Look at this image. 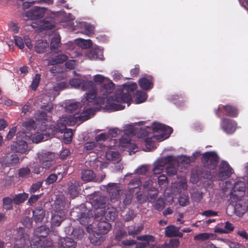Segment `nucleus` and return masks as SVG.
I'll use <instances>...</instances> for the list:
<instances>
[{"mask_svg": "<svg viewBox=\"0 0 248 248\" xmlns=\"http://www.w3.org/2000/svg\"><path fill=\"white\" fill-rule=\"evenodd\" d=\"M136 125H127L124 130V134L119 140L120 145L133 150L137 148L135 143L131 142V137L137 136L139 139L144 140L146 147L151 150L155 147V141H162L168 138L173 131L168 125H154L151 127L147 126L145 128L136 127Z\"/></svg>", "mask_w": 248, "mask_h": 248, "instance_id": "obj_1", "label": "nucleus"}, {"mask_svg": "<svg viewBox=\"0 0 248 248\" xmlns=\"http://www.w3.org/2000/svg\"><path fill=\"white\" fill-rule=\"evenodd\" d=\"M96 110L90 108L80 113L73 115H64L60 118V122L58 124H81L93 116Z\"/></svg>", "mask_w": 248, "mask_h": 248, "instance_id": "obj_2", "label": "nucleus"}, {"mask_svg": "<svg viewBox=\"0 0 248 248\" xmlns=\"http://www.w3.org/2000/svg\"><path fill=\"white\" fill-rule=\"evenodd\" d=\"M49 126H51L52 129H48V133H47V134L54 136L59 133H63V142L66 144L71 142L73 135V130L71 129L67 128L66 125H49Z\"/></svg>", "mask_w": 248, "mask_h": 248, "instance_id": "obj_3", "label": "nucleus"}, {"mask_svg": "<svg viewBox=\"0 0 248 248\" xmlns=\"http://www.w3.org/2000/svg\"><path fill=\"white\" fill-rule=\"evenodd\" d=\"M201 161L204 167L213 170L219 162V156L214 151L206 152L202 154Z\"/></svg>", "mask_w": 248, "mask_h": 248, "instance_id": "obj_4", "label": "nucleus"}, {"mask_svg": "<svg viewBox=\"0 0 248 248\" xmlns=\"http://www.w3.org/2000/svg\"><path fill=\"white\" fill-rule=\"evenodd\" d=\"M16 244L13 248H29V236L25 233L24 229L19 227L16 230Z\"/></svg>", "mask_w": 248, "mask_h": 248, "instance_id": "obj_5", "label": "nucleus"}, {"mask_svg": "<svg viewBox=\"0 0 248 248\" xmlns=\"http://www.w3.org/2000/svg\"><path fill=\"white\" fill-rule=\"evenodd\" d=\"M218 178L220 181H224L230 178L233 170L228 162L222 160L218 166Z\"/></svg>", "mask_w": 248, "mask_h": 248, "instance_id": "obj_6", "label": "nucleus"}, {"mask_svg": "<svg viewBox=\"0 0 248 248\" xmlns=\"http://www.w3.org/2000/svg\"><path fill=\"white\" fill-rule=\"evenodd\" d=\"M222 110H224L226 115L232 117H237L239 114V109L236 106L227 104L219 106L218 108L215 110L216 115L220 117L221 115V112Z\"/></svg>", "mask_w": 248, "mask_h": 248, "instance_id": "obj_7", "label": "nucleus"}, {"mask_svg": "<svg viewBox=\"0 0 248 248\" xmlns=\"http://www.w3.org/2000/svg\"><path fill=\"white\" fill-rule=\"evenodd\" d=\"M114 84L112 81L107 80L102 84L100 89L101 94L100 104H104L105 100L107 99L108 94L112 93L114 90Z\"/></svg>", "mask_w": 248, "mask_h": 248, "instance_id": "obj_8", "label": "nucleus"}, {"mask_svg": "<svg viewBox=\"0 0 248 248\" xmlns=\"http://www.w3.org/2000/svg\"><path fill=\"white\" fill-rule=\"evenodd\" d=\"M49 128L52 129V126L49 125H41V132H37L32 136V141L38 143L42 141L47 140L49 137H53L52 135L47 134V133H48L47 130Z\"/></svg>", "mask_w": 248, "mask_h": 248, "instance_id": "obj_9", "label": "nucleus"}, {"mask_svg": "<svg viewBox=\"0 0 248 248\" xmlns=\"http://www.w3.org/2000/svg\"><path fill=\"white\" fill-rule=\"evenodd\" d=\"M106 189L109 194L112 202L118 201L120 198V192L122 190L119 185L117 183H108L106 186Z\"/></svg>", "mask_w": 248, "mask_h": 248, "instance_id": "obj_10", "label": "nucleus"}, {"mask_svg": "<svg viewBox=\"0 0 248 248\" xmlns=\"http://www.w3.org/2000/svg\"><path fill=\"white\" fill-rule=\"evenodd\" d=\"M112 99L117 103H127L128 106L132 100V95L129 93H124L121 89L117 90Z\"/></svg>", "mask_w": 248, "mask_h": 248, "instance_id": "obj_11", "label": "nucleus"}, {"mask_svg": "<svg viewBox=\"0 0 248 248\" xmlns=\"http://www.w3.org/2000/svg\"><path fill=\"white\" fill-rule=\"evenodd\" d=\"M173 161L174 157L172 155H168L159 159L155 165L153 170V173L155 174L160 173L166 164H171Z\"/></svg>", "mask_w": 248, "mask_h": 248, "instance_id": "obj_12", "label": "nucleus"}, {"mask_svg": "<svg viewBox=\"0 0 248 248\" xmlns=\"http://www.w3.org/2000/svg\"><path fill=\"white\" fill-rule=\"evenodd\" d=\"M95 219L97 222L96 224L97 230L100 233H107L111 228V225L104 219V217L99 218L97 215L95 216Z\"/></svg>", "mask_w": 248, "mask_h": 248, "instance_id": "obj_13", "label": "nucleus"}, {"mask_svg": "<svg viewBox=\"0 0 248 248\" xmlns=\"http://www.w3.org/2000/svg\"><path fill=\"white\" fill-rule=\"evenodd\" d=\"M54 157V154L50 152L42 153L38 156L39 159L43 167L46 169H50Z\"/></svg>", "mask_w": 248, "mask_h": 248, "instance_id": "obj_14", "label": "nucleus"}, {"mask_svg": "<svg viewBox=\"0 0 248 248\" xmlns=\"http://www.w3.org/2000/svg\"><path fill=\"white\" fill-rule=\"evenodd\" d=\"M45 14V9L39 7H34L27 11L26 16L32 20L42 18Z\"/></svg>", "mask_w": 248, "mask_h": 248, "instance_id": "obj_15", "label": "nucleus"}, {"mask_svg": "<svg viewBox=\"0 0 248 248\" xmlns=\"http://www.w3.org/2000/svg\"><path fill=\"white\" fill-rule=\"evenodd\" d=\"M28 144L24 140H17L10 146L11 150L15 153L26 154L28 152Z\"/></svg>", "mask_w": 248, "mask_h": 248, "instance_id": "obj_16", "label": "nucleus"}, {"mask_svg": "<svg viewBox=\"0 0 248 248\" xmlns=\"http://www.w3.org/2000/svg\"><path fill=\"white\" fill-rule=\"evenodd\" d=\"M69 83L76 88H81L83 90H87L88 86H91L93 85V82L91 81H86L78 78L70 80Z\"/></svg>", "mask_w": 248, "mask_h": 248, "instance_id": "obj_17", "label": "nucleus"}, {"mask_svg": "<svg viewBox=\"0 0 248 248\" xmlns=\"http://www.w3.org/2000/svg\"><path fill=\"white\" fill-rule=\"evenodd\" d=\"M82 183L78 181L73 180L71 182L68 186V193L72 198L73 199L78 195Z\"/></svg>", "mask_w": 248, "mask_h": 248, "instance_id": "obj_18", "label": "nucleus"}, {"mask_svg": "<svg viewBox=\"0 0 248 248\" xmlns=\"http://www.w3.org/2000/svg\"><path fill=\"white\" fill-rule=\"evenodd\" d=\"M248 203L243 200L237 201L234 206V212L237 216H243L248 210Z\"/></svg>", "mask_w": 248, "mask_h": 248, "instance_id": "obj_19", "label": "nucleus"}, {"mask_svg": "<svg viewBox=\"0 0 248 248\" xmlns=\"http://www.w3.org/2000/svg\"><path fill=\"white\" fill-rule=\"evenodd\" d=\"M58 244L60 248H75L77 242L71 238L65 237L60 238Z\"/></svg>", "mask_w": 248, "mask_h": 248, "instance_id": "obj_20", "label": "nucleus"}, {"mask_svg": "<svg viewBox=\"0 0 248 248\" xmlns=\"http://www.w3.org/2000/svg\"><path fill=\"white\" fill-rule=\"evenodd\" d=\"M153 78L150 76L148 78H142L139 80L140 87L145 90H148L153 87Z\"/></svg>", "mask_w": 248, "mask_h": 248, "instance_id": "obj_21", "label": "nucleus"}, {"mask_svg": "<svg viewBox=\"0 0 248 248\" xmlns=\"http://www.w3.org/2000/svg\"><path fill=\"white\" fill-rule=\"evenodd\" d=\"M118 212L113 207H108L104 213V219L108 221H113L117 216Z\"/></svg>", "mask_w": 248, "mask_h": 248, "instance_id": "obj_22", "label": "nucleus"}, {"mask_svg": "<svg viewBox=\"0 0 248 248\" xmlns=\"http://www.w3.org/2000/svg\"><path fill=\"white\" fill-rule=\"evenodd\" d=\"M95 177V174L91 170H85L81 172V178L84 182L94 181Z\"/></svg>", "mask_w": 248, "mask_h": 248, "instance_id": "obj_23", "label": "nucleus"}, {"mask_svg": "<svg viewBox=\"0 0 248 248\" xmlns=\"http://www.w3.org/2000/svg\"><path fill=\"white\" fill-rule=\"evenodd\" d=\"M141 185V181L139 178H134L128 184V191H131L133 193H139L140 190L139 187Z\"/></svg>", "mask_w": 248, "mask_h": 248, "instance_id": "obj_24", "label": "nucleus"}, {"mask_svg": "<svg viewBox=\"0 0 248 248\" xmlns=\"http://www.w3.org/2000/svg\"><path fill=\"white\" fill-rule=\"evenodd\" d=\"M48 47V42L46 40H39L35 43L34 49L37 53H43L46 51Z\"/></svg>", "mask_w": 248, "mask_h": 248, "instance_id": "obj_25", "label": "nucleus"}, {"mask_svg": "<svg viewBox=\"0 0 248 248\" xmlns=\"http://www.w3.org/2000/svg\"><path fill=\"white\" fill-rule=\"evenodd\" d=\"M45 216V212L41 206L35 208L33 211V217L36 223L41 222Z\"/></svg>", "mask_w": 248, "mask_h": 248, "instance_id": "obj_26", "label": "nucleus"}, {"mask_svg": "<svg viewBox=\"0 0 248 248\" xmlns=\"http://www.w3.org/2000/svg\"><path fill=\"white\" fill-rule=\"evenodd\" d=\"M68 57L64 54H59L50 58L48 62L49 65H54L57 64L62 63L67 61Z\"/></svg>", "mask_w": 248, "mask_h": 248, "instance_id": "obj_27", "label": "nucleus"}, {"mask_svg": "<svg viewBox=\"0 0 248 248\" xmlns=\"http://www.w3.org/2000/svg\"><path fill=\"white\" fill-rule=\"evenodd\" d=\"M100 97L101 96H98L96 97V92L94 90H92L90 91L88 93H87L86 96V100L89 103L93 102V104H98L99 105V107H101V105L103 104H100Z\"/></svg>", "mask_w": 248, "mask_h": 248, "instance_id": "obj_28", "label": "nucleus"}, {"mask_svg": "<svg viewBox=\"0 0 248 248\" xmlns=\"http://www.w3.org/2000/svg\"><path fill=\"white\" fill-rule=\"evenodd\" d=\"M35 119L36 121L42 123V124L48 123L50 121V118L47 115L46 111L43 112L39 110L36 113Z\"/></svg>", "mask_w": 248, "mask_h": 248, "instance_id": "obj_29", "label": "nucleus"}, {"mask_svg": "<svg viewBox=\"0 0 248 248\" xmlns=\"http://www.w3.org/2000/svg\"><path fill=\"white\" fill-rule=\"evenodd\" d=\"M107 198L104 196H97L93 200V203L96 208H103L105 207Z\"/></svg>", "mask_w": 248, "mask_h": 248, "instance_id": "obj_30", "label": "nucleus"}, {"mask_svg": "<svg viewBox=\"0 0 248 248\" xmlns=\"http://www.w3.org/2000/svg\"><path fill=\"white\" fill-rule=\"evenodd\" d=\"M143 229V226L140 225L136 226L135 225H132L127 227V230L129 235L135 237L136 235L140 233Z\"/></svg>", "mask_w": 248, "mask_h": 248, "instance_id": "obj_31", "label": "nucleus"}, {"mask_svg": "<svg viewBox=\"0 0 248 248\" xmlns=\"http://www.w3.org/2000/svg\"><path fill=\"white\" fill-rule=\"evenodd\" d=\"M49 230L45 226H41L37 227L35 230V237L46 238L48 234Z\"/></svg>", "mask_w": 248, "mask_h": 248, "instance_id": "obj_32", "label": "nucleus"}, {"mask_svg": "<svg viewBox=\"0 0 248 248\" xmlns=\"http://www.w3.org/2000/svg\"><path fill=\"white\" fill-rule=\"evenodd\" d=\"M45 238L36 237L32 239L31 242L30 241L29 246H30L31 248H42L44 242H45Z\"/></svg>", "mask_w": 248, "mask_h": 248, "instance_id": "obj_33", "label": "nucleus"}, {"mask_svg": "<svg viewBox=\"0 0 248 248\" xmlns=\"http://www.w3.org/2000/svg\"><path fill=\"white\" fill-rule=\"evenodd\" d=\"M28 194L25 192L16 194L13 198V202L16 205H19L28 198Z\"/></svg>", "mask_w": 248, "mask_h": 248, "instance_id": "obj_34", "label": "nucleus"}, {"mask_svg": "<svg viewBox=\"0 0 248 248\" xmlns=\"http://www.w3.org/2000/svg\"><path fill=\"white\" fill-rule=\"evenodd\" d=\"M64 219V215L63 213L60 212L54 214L52 217L51 221L55 226H59L62 222Z\"/></svg>", "mask_w": 248, "mask_h": 248, "instance_id": "obj_35", "label": "nucleus"}, {"mask_svg": "<svg viewBox=\"0 0 248 248\" xmlns=\"http://www.w3.org/2000/svg\"><path fill=\"white\" fill-rule=\"evenodd\" d=\"M165 235L169 237H176V232H178V228L174 225H170L165 228Z\"/></svg>", "mask_w": 248, "mask_h": 248, "instance_id": "obj_36", "label": "nucleus"}, {"mask_svg": "<svg viewBox=\"0 0 248 248\" xmlns=\"http://www.w3.org/2000/svg\"><path fill=\"white\" fill-rule=\"evenodd\" d=\"M49 18H46L41 20L40 27L42 29L44 30H52L55 27L54 24L50 21Z\"/></svg>", "mask_w": 248, "mask_h": 248, "instance_id": "obj_37", "label": "nucleus"}, {"mask_svg": "<svg viewBox=\"0 0 248 248\" xmlns=\"http://www.w3.org/2000/svg\"><path fill=\"white\" fill-rule=\"evenodd\" d=\"M82 107L81 103L79 102H73L68 104L66 107V110L67 112L73 113L78 108Z\"/></svg>", "mask_w": 248, "mask_h": 248, "instance_id": "obj_38", "label": "nucleus"}, {"mask_svg": "<svg viewBox=\"0 0 248 248\" xmlns=\"http://www.w3.org/2000/svg\"><path fill=\"white\" fill-rule=\"evenodd\" d=\"M61 45V37L59 35L53 37L51 40L50 48L51 50L59 48Z\"/></svg>", "mask_w": 248, "mask_h": 248, "instance_id": "obj_39", "label": "nucleus"}, {"mask_svg": "<svg viewBox=\"0 0 248 248\" xmlns=\"http://www.w3.org/2000/svg\"><path fill=\"white\" fill-rule=\"evenodd\" d=\"M147 98V94L143 91H137L135 93V101L140 104L144 102Z\"/></svg>", "mask_w": 248, "mask_h": 248, "instance_id": "obj_40", "label": "nucleus"}, {"mask_svg": "<svg viewBox=\"0 0 248 248\" xmlns=\"http://www.w3.org/2000/svg\"><path fill=\"white\" fill-rule=\"evenodd\" d=\"M246 190L245 183L241 181H237L235 183L232 190L234 192L237 191L244 192Z\"/></svg>", "mask_w": 248, "mask_h": 248, "instance_id": "obj_41", "label": "nucleus"}, {"mask_svg": "<svg viewBox=\"0 0 248 248\" xmlns=\"http://www.w3.org/2000/svg\"><path fill=\"white\" fill-rule=\"evenodd\" d=\"M87 209H85L84 211H86ZM80 217L78 219L79 223L83 225H87L89 223V220L90 219L89 215L88 213L85 212H82L81 214L79 215Z\"/></svg>", "mask_w": 248, "mask_h": 248, "instance_id": "obj_42", "label": "nucleus"}, {"mask_svg": "<svg viewBox=\"0 0 248 248\" xmlns=\"http://www.w3.org/2000/svg\"><path fill=\"white\" fill-rule=\"evenodd\" d=\"M13 199L10 197H4L2 199L3 207L6 210L13 209Z\"/></svg>", "mask_w": 248, "mask_h": 248, "instance_id": "obj_43", "label": "nucleus"}, {"mask_svg": "<svg viewBox=\"0 0 248 248\" xmlns=\"http://www.w3.org/2000/svg\"><path fill=\"white\" fill-rule=\"evenodd\" d=\"M64 166L60 165L52 169L51 171H53V173L58 177V176L61 175V179H62L63 177V174H66L64 171Z\"/></svg>", "mask_w": 248, "mask_h": 248, "instance_id": "obj_44", "label": "nucleus"}, {"mask_svg": "<svg viewBox=\"0 0 248 248\" xmlns=\"http://www.w3.org/2000/svg\"><path fill=\"white\" fill-rule=\"evenodd\" d=\"M31 171L28 167H23L18 170V175L19 178H26L30 176Z\"/></svg>", "mask_w": 248, "mask_h": 248, "instance_id": "obj_45", "label": "nucleus"}, {"mask_svg": "<svg viewBox=\"0 0 248 248\" xmlns=\"http://www.w3.org/2000/svg\"><path fill=\"white\" fill-rule=\"evenodd\" d=\"M41 79V75L39 74H35L33 77L31 85V88L33 91H36L38 88Z\"/></svg>", "mask_w": 248, "mask_h": 248, "instance_id": "obj_46", "label": "nucleus"}, {"mask_svg": "<svg viewBox=\"0 0 248 248\" xmlns=\"http://www.w3.org/2000/svg\"><path fill=\"white\" fill-rule=\"evenodd\" d=\"M72 234L75 238L81 239L84 236V232L83 229L81 228H76L73 230Z\"/></svg>", "mask_w": 248, "mask_h": 248, "instance_id": "obj_47", "label": "nucleus"}, {"mask_svg": "<svg viewBox=\"0 0 248 248\" xmlns=\"http://www.w3.org/2000/svg\"><path fill=\"white\" fill-rule=\"evenodd\" d=\"M82 212L80 209L78 207L73 208L70 212L71 218L74 220H78L80 217L79 215L81 214Z\"/></svg>", "mask_w": 248, "mask_h": 248, "instance_id": "obj_48", "label": "nucleus"}, {"mask_svg": "<svg viewBox=\"0 0 248 248\" xmlns=\"http://www.w3.org/2000/svg\"><path fill=\"white\" fill-rule=\"evenodd\" d=\"M133 192L131 191H127L124 193V198L123 200V203L126 206L129 205L132 202Z\"/></svg>", "mask_w": 248, "mask_h": 248, "instance_id": "obj_49", "label": "nucleus"}, {"mask_svg": "<svg viewBox=\"0 0 248 248\" xmlns=\"http://www.w3.org/2000/svg\"><path fill=\"white\" fill-rule=\"evenodd\" d=\"M10 163L8 165H11V167H15L19 163V157L16 154H12L9 157Z\"/></svg>", "mask_w": 248, "mask_h": 248, "instance_id": "obj_50", "label": "nucleus"}, {"mask_svg": "<svg viewBox=\"0 0 248 248\" xmlns=\"http://www.w3.org/2000/svg\"><path fill=\"white\" fill-rule=\"evenodd\" d=\"M83 25L84 26V31L85 33L88 36H90L94 33V28L93 26L91 24L86 23H82L81 25Z\"/></svg>", "mask_w": 248, "mask_h": 248, "instance_id": "obj_51", "label": "nucleus"}, {"mask_svg": "<svg viewBox=\"0 0 248 248\" xmlns=\"http://www.w3.org/2000/svg\"><path fill=\"white\" fill-rule=\"evenodd\" d=\"M165 206V202L163 198H159L156 201L154 208L157 211H161Z\"/></svg>", "mask_w": 248, "mask_h": 248, "instance_id": "obj_52", "label": "nucleus"}, {"mask_svg": "<svg viewBox=\"0 0 248 248\" xmlns=\"http://www.w3.org/2000/svg\"><path fill=\"white\" fill-rule=\"evenodd\" d=\"M213 236V234L207 232L200 233L194 236V239L196 240H205L210 238Z\"/></svg>", "mask_w": 248, "mask_h": 248, "instance_id": "obj_53", "label": "nucleus"}, {"mask_svg": "<svg viewBox=\"0 0 248 248\" xmlns=\"http://www.w3.org/2000/svg\"><path fill=\"white\" fill-rule=\"evenodd\" d=\"M221 128L227 134H232L236 130L235 125H222Z\"/></svg>", "mask_w": 248, "mask_h": 248, "instance_id": "obj_54", "label": "nucleus"}, {"mask_svg": "<svg viewBox=\"0 0 248 248\" xmlns=\"http://www.w3.org/2000/svg\"><path fill=\"white\" fill-rule=\"evenodd\" d=\"M43 182L39 181L33 183L29 189L30 193H34L38 190L42 186Z\"/></svg>", "mask_w": 248, "mask_h": 248, "instance_id": "obj_55", "label": "nucleus"}, {"mask_svg": "<svg viewBox=\"0 0 248 248\" xmlns=\"http://www.w3.org/2000/svg\"><path fill=\"white\" fill-rule=\"evenodd\" d=\"M124 90L128 92H132L137 88V85L136 83H127L124 85Z\"/></svg>", "mask_w": 248, "mask_h": 248, "instance_id": "obj_56", "label": "nucleus"}, {"mask_svg": "<svg viewBox=\"0 0 248 248\" xmlns=\"http://www.w3.org/2000/svg\"><path fill=\"white\" fill-rule=\"evenodd\" d=\"M108 79L107 78L99 74L94 76L93 78V81L96 84H103Z\"/></svg>", "mask_w": 248, "mask_h": 248, "instance_id": "obj_57", "label": "nucleus"}, {"mask_svg": "<svg viewBox=\"0 0 248 248\" xmlns=\"http://www.w3.org/2000/svg\"><path fill=\"white\" fill-rule=\"evenodd\" d=\"M22 223L25 227L30 228L32 225V219L29 217H25L22 220Z\"/></svg>", "mask_w": 248, "mask_h": 248, "instance_id": "obj_58", "label": "nucleus"}, {"mask_svg": "<svg viewBox=\"0 0 248 248\" xmlns=\"http://www.w3.org/2000/svg\"><path fill=\"white\" fill-rule=\"evenodd\" d=\"M170 166L166 168V172L169 176H173L177 173V170L175 167L171 166V163L169 164Z\"/></svg>", "mask_w": 248, "mask_h": 248, "instance_id": "obj_59", "label": "nucleus"}, {"mask_svg": "<svg viewBox=\"0 0 248 248\" xmlns=\"http://www.w3.org/2000/svg\"><path fill=\"white\" fill-rule=\"evenodd\" d=\"M136 216V214L133 210H129L125 214V221H130Z\"/></svg>", "mask_w": 248, "mask_h": 248, "instance_id": "obj_60", "label": "nucleus"}, {"mask_svg": "<svg viewBox=\"0 0 248 248\" xmlns=\"http://www.w3.org/2000/svg\"><path fill=\"white\" fill-rule=\"evenodd\" d=\"M138 243L134 240H126L122 241V244L127 247L126 248H134V246Z\"/></svg>", "mask_w": 248, "mask_h": 248, "instance_id": "obj_61", "label": "nucleus"}, {"mask_svg": "<svg viewBox=\"0 0 248 248\" xmlns=\"http://www.w3.org/2000/svg\"><path fill=\"white\" fill-rule=\"evenodd\" d=\"M127 234L125 231L122 230H119L116 233L115 239L117 241H120L123 238L127 236Z\"/></svg>", "mask_w": 248, "mask_h": 248, "instance_id": "obj_62", "label": "nucleus"}, {"mask_svg": "<svg viewBox=\"0 0 248 248\" xmlns=\"http://www.w3.org/2000/svg\"><path fill=\"white\" fill-rule=\"evenodd\" d=\"M58 179V176L54 173L49 175L46 179V183L47 185H50L55 182Z\"/></svg>", "mask_w": 248, "mask_h": 248, "instance_id": "obj_63", "label": "nucleus"}, {"mask_svg": "<svg viewBox=\"0 0 248 248\" xmlns=\"http://www.w3.org/2000/svg\"><path fill=\"white\" fill-rule=\"evenodd\" d=\"M97 146L95 141H90L86 142L84 145V148L88 151H92Z\"/></svg>", "mask_w": 248, "mask_h": 248, "instance_id": "obj_64", "label": "nucleus"}]
</instances>
